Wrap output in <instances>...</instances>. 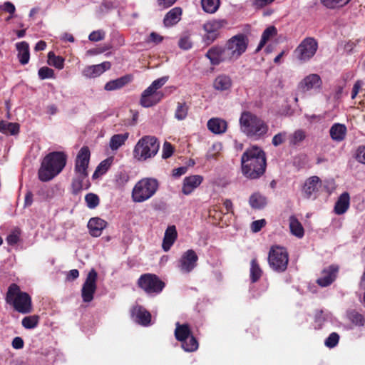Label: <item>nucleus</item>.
<instances>
[{
  "instance_id": "nucleus-54",
  "label": "nucleus",
  "mask_w": 365,
  "mask_h": 365,
  "mask_svg": "<svg viewBox=\"0 0 365 365\" xmlns=\"http://www.w3.org/2000/svg\"><path fill=\"white\" fill-rule=\"evenodd\" d=\"M173 150L174 148L173 145L168 142H165L163 147L162 158L163 159L170 158L173 155Z\"/></svg>"
},
{
  "instance_id": "nucleus-37",
  "label": "nucleus",
  "mask_w": 365,
  "mask_h": 365,
  "mask_svg": "<svg viewBox=\"0 0 365 365\" xmlns=\"http://www.w3.org/2000/svg\"><path fill=\"white\" fill-rule=\"evenodd\" d=\"M112 163V159L111 158H107L104 160H103L98 166L96 168L93 175V178L97 179L99 178L100 175H103L106 173V171L109 169Z\"/></svg>"
},
{
  "instance_id": "nucleus-29",
  "label": "nucleus",
  "mask_w": 365,
  "mask_h": 365,
  "mask_svg": "<svg viewBox=\"0 0 365 365\" xmlns=\"http://www.w3.org/2000/svg\"><path fill=\"white\" fill-rule=\"evenodd\" d=\"M232 81L229 76L222 74L218 76L213 82V86L218 91H226L230 88Z\"/></svg>"
},
{
  "instance_id": "nucleus-40",
  "label": "nucleus",
  "mask_w": 365,
  "mask_h": 365,
  "mask_svg": "<svg viewBox=\"0 0 365 365\" xmlns=\"http://www.w3.org/2000/svg\"><path fill=\"white\" fill-rule=\"evenodd\" d=\"M227 24V22L225 19H215L205 24L203 28L205 30L212 29L217 32L219 29L223 28Z\"/></svg>"
},
{
  "instance_id": "nucleus-45",
  "label": "nucleus",
  "mask_w": 365,
  "mask_h": 365,
  "mask_svg": "<svg viewBox=\"0 0 365 365\" xmlns=\"http://www.w3.org/2000/svg\"><path fill=\"white\" fill-rule=\"evenodd\" d=\"M351 0H321V3L328 9H335L347 4Z\"/></svg>"
},
{
  "instance_id": "nucleus-48",
  "label": "nucleus",
  "mask_w": 365,
  "mask_h": 365,
  "mask_svg": "<svg viewBox=\"0 0 365 365\" xmlns=\"http://www.w3.org/2000/svg\"><path fill=\"white\" fill-rule=\"evenodd\" d=\"M349 320L357 326H363L364 324V317L356 311H351L348 314Z\"/></svg>"
},
{
  "instance_id": "nucleus-7",
  "label": "nucleus",
  "mask_w": 365,
  "mask_h": 365,
  "mask_svg": "<svg viewBox=\"0 0 365 365\" xmlns=\"http://www.w3.org/2000/svg\"><path fill=\"white\" fill-rule=\"evenodd\" d=\"M248 44V37L244 34H239L229 38L225 46L230 61L234 62L239 59L247 49Z\"/></svg>"
},
{
  "instance_id": "nucleus-23",
  "label": "nucleus",
  "mask_w": 365,
  "mask_h": 365,
  "mask_svg": "<svg viewBox=\"0 0 365 365\" xmlns=\"http://www.w3.org/2000/svg\"><path fill=\"white\" fill-rule=\"evenodd\" d=\"M207 128L214 134H222L226 131L227 124L223 119L213 118L208 120Z\"/></svg>"
},
{
  "instance_id": "nucleus-9",
  "label": "nucleus",
  "mask_w": 365,
  "mask_h": 365,
  "mask_svg": "<svg viewBox=\"0 0 365 365\" xmlns=\"http://www.w3.org/2000/svg\"><path fill=\"white\" fill-rule=\"evenodd\" d=\"M138 285L147 294L160 293L165 287V283L155 274H144L138 280Z\"/></svg>"
},
{
  "instance_id": "nucleus-34",
  "label": "nucleus",
  "mask_w": 365,
  "mask_h": 365,
  "mask_svg": "<svg viewBox=\"0 0 365 365\" xmlns=\"http://www.w3.org/2000/svg\"><path fill=\"white\" fill-rule=\"evenodd\" d=\"M128 138V133H125L124 134H116L113 135L110 140V149L112 150H115L118 149L121 145H123L125 143Z\"/></svg>"
},
{
  "instance_id": "nucleus-57",
  "label": "nucleus",
  "mask_w": 365,
  "mask_h": 365,
  "mask_svg": "<svg viewBox=\"0 0 365 365\" xmlns=\"http://www.w3.org/2000/svg\"><path fill=\"white\" fill-rule=\"evenodd\" d=\"M274 0H252V6L256 9H261L271 4Z\"/></svg>"
},
{
  "instance_id": "nucleus-47",
  "label": "nucleus",
  "mask_w": 365,
  "mask_h": 365,
  "mask_svg": "<svg viewBox=\"0 0 365 365\" xmlns=\"http://www.w3.org/2000/svg\"><path fill=\"white\" fill-rule=\"evenodd\" d=\"M78 175L73 180L72 182V192L73 194L77 195L83 189V180L87 177H82V175L77 174Z\"/></svg>"
},
{
  "instance_id": "nucleus-22",
  "label": "nucleus",
  "mask_w": 365,
  "mask_h": 365,
  "mask_svg": "<svg viewBox=\"0 0 365 365\" xmlns=\"http://www.w3.org/2000/svg\"><path fill=\"white\" fill-rule=\"evenodd\" d=\"M107 222L99 218H91L88 223L90 233L93 237H98L101 235L102 230L106 227Z\"/></svg>"
},
{
  "instance_id": "nucleus-63",
  "label": "nucleus",
  "mask_w": 365,
  "mask_h": 365,
  "mask_svg": "<svg viewBox=\"0 0 365 365\" xmlns=\"http://www.w3.org/2000/svg\"><path fill=\"white\" fill-rule=\"evenodd\" d=\"M1 8L4 11L9 13L10 14H13L16 11L15 6L9 1L5 2Z\"/></svg>"
},
{
  "instance_id": "nucleus-43",
  "label": "nucleus",
  "mask_w": 365,
  "mask_h": 365,
  "mask_svg": "<svg viewBox=\"0 0 365 365\" xmlns=\"http://www.w3.org/2000/svg\"><path fill=\"white\" fill-rule=\"evenodd\" d=\"M266 202V198L259 194H254L250 198V204L253 208H262Z\"/></svg>"
},
{
  "instance_id": "nucleus-31",
  "label": "nucleus",
  "mask_w": 365,
  "mask_h": 365,
  "mask_svg": "<svg viewBox=\"0 0 365 365\" xmlns=\"http://www.w3.org/2000/svg\"><path fill=\"white\" fill-rule=\"evenodd\" d=\"M132 77L130 76H124L115 80L110 81L105 85V90L113 91L119 89L129 83Z\"/></svg>"
},
{
  "instance_id": "nucleus-42",
  "label": "nucleus",
  "mask_w": 365,
  "mask_h": 365,
  "mask_svg": "<svg viewBox=\"0 0 365 365\" xmlns=\"http://www.w3.org/2000/svg\"><path fill=\"white\" fill-rule=\"evenodd\" d=\"M64 59L61 56H56L53 52L50 51L48 54V63L58 69L63 68Z\"/></svg>"
},
{
  "instance_id": "nucleus-35",
  "label": "nucleus",
  "mask_w": 365,
  "mask_h": 365,
  "mask_svg": "<svg viewBox=\"0 0 365 365\" xmlns=\"http://www.w3.org/2000/svg\"><path fill=\"white\" fill-rule=\"evenodd\" d=\"M0 131L4 134L16 135L19 131V125L16 123L0 122Z\"/></svg>"
},
{
  "instance_id": "nucleus-53",
  "label": "nucleus",
  "mask_w": 365,
  "mask_h": 365,
  "mask_svg": "<svg viewBox=\"0 0 365 365\" xmlns=\"http://www.w3.org/2000/svg\"><path fill=\"white\" fill-rule=\"evenodd\" d=\"M38 76L41 79L54 77V71L48 67H42L38 70Z\"/></svg>"
},
{
  "instance_id": "nucleus-18",
  "label": "nucleus",
  "mask_w": 365,
  "mask_h": 365,
  "mask_svg": "<svg viewBox=\"0 0 365 365\" xmlns=\"http://www.w3.org/2000/svg\"><path fill=\"white\" fill-rule=\"evenodd\" d=\"M322 85V81L317 74H310L306 76L299 84V88L303 92L314 88H319Z\"/></svg>"
},
{
  "instance_id": "nucleus-27",
  "label": "nucleus",
  "mask_w": 365,
  "mask_h": 365,
  "mask_svg": "<svg viewBox=\"0 0 365 365\" xmlns=\"http://www.w3.org/2000/svg\"><path fill=\"white\" fill-rule=\"evenodd\" d=\"M182 15V9L179 7L172 9L165 16L163 22L165 26H171L177 24Z\"/></svg>"
},
{
  "instance_id": "nucleus-50",
  "label": "nucleus",
  "mask_w": 365,
  "mask_h": 365,
  "mask_svg": "<svg viewBox=\"0 0 365 365\" xmlns=\"http://www.w3.org/2000/svg\"><path fill=\"white\" fill-rule=\"evenodd\" d=\"M86 202L89 208H94L99 204V198L97 195L88 193L85 197Z\"/></svg>"
},
{
  "instance_id": "nucleus-3",
  "label": "nucleus",
  "mask_w": 365,
  "mask_h": 365,
  "mask_svg": "<svg viewBox=\"0 0 365 365\" xmlns=\"http://www.w3.org/2000/svg\"><path fill=\"white\" fill-rule=\"evenodd\" d=\"M241 130L250 138H259L268 131V125L260 118L249 111H245L240 118Z\"/></svg>"
},
{
  "instance_id": "nucleus-30",
  "label": "nucleus",
  "mask_w": 365,
  "mask_h": 365,
  "mask_svg": "<svg viewBox=\"0 0 365 365\" xmlns=\"http://www.w3.org/2000/svg\"><path fill=\"white\" fill-rule=\"evenodd\" d=\"M289 222L291 233L298 238H302L304 235V230L298 219L294 215H292L289 217Z\"/></svg>"
},
{
  "instance_id": "nucleus-61",
  "label": "nucleus",
  "mask_w": 365,
  "mask_h": 365,
  "mask_svg": "<svg viewBox=\"0 0 365 365\" xmlns=\"http://www.w3.org/2000/svg\"><path fill=\"white\" fill-rule=\"evenodd\" d=\"M356 159L359 162L365 164V146L359 147L356 152Z\"/></svg>"
},
{
  "instance_id": "nucleus-55",
  "label": "nucleus",
  "mask_w": 365,
  "mask_h": 365,
  "mask_svg": "<svg viewBox=\"0 0 365 365\" xmlns=\"http://www.w3.org/2000/svg\"><path fill=\"white\" fill-rule=\"evenodd\" d=\"M105 32L101 30L94 31L91 32L88 36V38L91 41H99L104 38Z\"/></svg>"
},
{
  "instance_id": "nucleus-58",
  "label": "nucleus",
  "mask_w": 365,
  "mask_h": 365,
  "mask_svg": "<svg viewBox=\"0 0 365 365\" xmlns=\"http://www.w3.org/2000/svg\"><path fill=\"white\" fill-rule=\"evenodd\" d=\"M287 133L285 132L279 133L275 135L272 138V144L274 146H279L282 144L286 138Z\"/></svg>"
},
{
  "instance_id": "nucleus-62",
  "label": "nucleus",
  "mask_w": 365,
  "mask_h": 365,
  "mask_svg": "<svg viewBox=\"0 0 365 365\" xmlns=\"http://www.w3.org/2000/svg\"><path fill=\"white\" fill-rule=\"evenodd\" d=\"M163 40V37L160 36V34L152 32L149 36V42H153L156 44L160 43Z\"/></svg>"
},
{
  "instance_id": "nucleus-17",
  "label": "nucleus",
  "mask_w": 365,
  "mask_h": 365,
  "mask_svg": "<svg viewBox=\"0 0 365 365\" xmlns=\"http://www.w3.org/2000/svg\"><path fill=\"white\" fill-rule=\"evenodd\" d=\"M131 317L138 324L148 326L151 322L150 313L142 306H135L131 310Z\"/></svg>"
},
{
  "instance_id": "nucleus-33",
  "label": "nucleus",
  "mask_w": 365,
  "mask_h": 365,
  "mask_svg": "<svg viewBox=\"0 0 365 365\" xmlns=\"http://www.w3.org/2000/svg\"><path fill=\"white\" fill-rule=\"evenodd\" d=\"M191 334V331L187 324H176V328L175 330V336L177 340L180 341H185Z\"/></svg>"
},
{
  "instance_id": "nucleus-21",
  "label": "nucleus",
  "mask_w": 365,
  "mask_h": 365,
  "mask_svg": "<svg viewBox=\"0 0 365 365\" xmlns=\"http://www.w3.org/2000/svg\"><path fill=\"white\" fill-rule=\"evenodd\" d=\"M203 178L199 175L186 177L183 180L182 192L185 195L190 194L202 182Z\"/></svg>"
},
{
  "instance_id": "nucleus-19",
  "label": "nucleus",
  "mask_w": 365,
  "mask_h": 365,
  "mask_svg": "<svg viewBox=\"0 0 365 365\" xmlns=\"http://www.w3.org/2000/svg\"><path fill=\"white\" fill-rule=\"evenodd\" d=\"M110 67V63L108 61H105L101 64L88 66L86 67L83 71V74L88 78H96L99 76L106 71L109 70Z\"/></svg>"
},
{
  "instance_id": "nucleus-59",
  "label": "nucleus",
  "mask_w": 365,
  "mask_h": 365,
  "mask_svg": "<svg viewBox=\"0 0 365 365\" xmlns=\"http://www.w3.org/2000/svg\"><path fill=\"white\" fill-rule=\"evenodd\" d=\"M266 224L265 220H259L252 222L251 229L254 232H259Z\"/></svg>"
},
{
  "instance_id": "nucleus-26",
  "label": "nucleus",
  "mask_w": 365,
  "mask_h": 365,
  "mask_svg": "<svg viewBox=\"0 0 365 365\" xmlns=\"http://www.w3.org/2000/svg\"><path fill=\"white\" fill-rule=\"evenodd\" d=\"M16 46L18 51L19 62L23 65L28 63L30 58L29 43L26 41H21L17 43Z\"/></svg>"
},
{
  "instance_id": "nucleus-4",
  "label": "nucleus",
  "mask_w": 365,
  "mask_h": 365,
  "mask_svg": "<svg viewBox=\"0 0 365 365\" xmlns=\"http://www.w3.org/2000/svg\"><path fill=\"white\" fill-rule=\"evenodd\" d=\"M6 302L19 313L28 314L32 312L31 297L28 293L21 292L16 284L13 283L9 287Z\"/></svg>"
},
{
  "instance_id": "nucleus-52",
  "label": "nucleus",
  "mask_w": 365,
  "mask_h": 365,
  "mask_svg": "<svg viewBox=\"0 0 365 365\" xmlns=\"http://www.w3.org/2000/svg\"><path fill=\"white\" fill-rule=\"evenodd\" d=\"M339 340V334L336 332H333L325 340V345L329 348H333L337 345Z\"/></svg>"
},
{
  "instance_id": "nucleus-8",
  "label": "nucleus",
  "mask_w": 365,
  "mask_h": 365,
  "mask_svg": "<svg viewBox=\"0 0 365 365\" xmlns=\"http://www.w3.org/2000/svg\"><path fill=\"white\" fill-rule=\"evenodd\" d=\"M289 256L287 250L282 247L272 246L268 255L269 266L276 272H284L288 264Z\"/></svg>"
},
{
  "instance_id": "nucleus-41",
  "label": "nucleus",
  "mask_w": 365,
  "mask_h": 365,
  "mask_svg": "<svg viewBox=\"0 0 365 365\" xmlns=\"http://www.w3.org/2000/svg\"><path fill=\"white\" fill-rule=\"evenodd\" d=\"M188 109H189V107L185 102H182V103L178 102V105H177L175 113V117L178 120H184L187 115Z\"/></svg>"
},
{
  "instance_id": "nucleus-28",
  "label": "nucleus",
  "mask_w": 365,
  "mask_h": 365,
  "mask_svg": "<svg viewBox=\"0 0 365 365\" xmlns=\"http://www.w3.org/2000/svg\"><path fill=\"white\" fill-rule=\"evenodd\" d=\"M349 195L348 192L342 193L334 206V211L338 215L344 214L349 207Z\"/></svg>"
},
{
  "instance_id": "nucleus-38",
  "label": "nucleus",
  "mask_w": 365,
  "mask_h": 365,
  "mask_svg": "<svg viewBox=\"0 0 365 365\" xmlns=\"http://www.w3.org/2000/svg\"><path fill=\"white\" fill-rule=\"evenodd\" d=\"M182 347L185 351L192 352L197 349L198 342L197 339L190 334L188 338L182 341Z\"/></svg>"
},
{
  "instance_id": "nucleus-15",
  "label": "nucleus",
  "mask_w": 365,
  "mask_h": 365,
  "mask_svg": "<svg viewBox=\"0 0 365 365\" xmlns=\"http://www.w3.org/2000/svg\"><path fill=\"white\" fill-rule=\"evenodd\" d=\"M339 269V267L336 264H331L324 269L322 276L317 279V284L322 287L330 285L335 281Z\"/></svg>"
},
{
  "instance_id": "nucleus-20",
  "label": "nucleus",
  "mask_w": 365,
  "mask_h": 365,
  "mask_svg": "<svg viewBox=\"0 0 365 365\" xmlns=\"http://www.w3.org/2000/svg\"><path fill=\"white\" fill-rule=\"evenodd\" d=\"M322 186V181L317 176L309 178L304 182L302 191L307 198H309L311 195L317 192Z\"/></svg>"
},
{
  "instance_id": "nucleus-6",
  "label": "nucleus",
  "mask_w": 365,
  "mask_h": 365,
  "mask_svg": "<svg viewBox=\"0 0 365 365\" xmlns=\"http://www.w3.org/2000/svg\"><path fill=\"white\" fill-rule=\"evenodd\" d=\"M158 181L152 178H145L139 180L132 191V198L135 202H142L150 199L157 192Z\"/></svg>"
},
{
  "instance_id": "nucleus-36",
  "label": "nucleus",
  "mask_w": 365,
  "mask_h": 365,
  "mask_svg": "<svg viewBox=\"0 0 365 365\" xmlns=\"http://www.w3.org/2000/svg\"><path fill=\"white\" fill-rule=\"evenodd\" d=\"M201 5L205 12L214 14L220 7V0H201Z\"/></svg>"
},
{
  "instance_id": "nucleus-49",
  "label": "nucleus",
  "mask_w": 365,
  "mask_h": 365,
  "mask_svg": "<svg viewBox=\"0 0 365 365\" xmlns=\"http://www.w3.org/2000/svg\"><path fill=\"white\" fill-rule=\"evenodd\" d=\"M205 31H206V34L203 36V41L207 46H208L217 38L219 34L212 29Z\"/></svg>"
},
{
  "instance_id": "nucleus-10",
  "label": "nucleus",
  "mask_w": 365,
  "mask_h": 365,
  "mask_svg": "<svg viewBox=\"0 0 365 365\" xmlns=\"http://www.w3.org/2000/svg\"><path fill=\"white\" fill-rule=\"evenodd\" d=\"M318 43L312 37L305 38L294 50L296 58L300 61H307L312 58L317 52Z\"/></svg>"
},
{
  "instance_id": "nucleus-32",
  "label": "nucleus",
  "mask_w": 365,
  "mask_h": 365,
  "mask_svg": "<svg viewBox=\"0 0 365 365\" xmlns=\"http://www.w3.org/2000/svg\"><path fill=\"white\" fill-rule=\"evenodd\" d=\"M277 34V30L274 26L267 27L262 33L260 42L256 49V52L259 51L266 43L272 37L275 36Z\"/></svg>"
},
{
  "instance_id": "nucleus-16",
  "label": "nucleus",
  "mask_w": 365,
  "mask_h": 365,
  "mask_svg": "<svg viewBox=\"0 0 365 365\" xmlns=\"http://www.w3.org/2000/svg\"><path fill=\"white\" fill-rule=\"evenodd\" d=\"M163 98V93L162 92L148 88L142 93L140 101L141 106L148 108L157 104Z\"/></svg>"
},
{
  "instance_id": "nucleus-24",
  "label": "nucleus",
  "mask_w": 365,
  "mask_h": 365,
  "mask_svg": "<svg viewBox=\"0 0 365 365\" xmlns=\"http://www.w3.org/2000/svg\"><path fill=\"white\" fill-rule=\"evenodd\" d=\"M177 238V231L174 225L169 226L165 232V236L163 241V249L165 252H168L171 246L175 242Z\"/></svg>"
},
{
  "instance_id": "nucleus-11",
  "label": "nucleus",
  "mask_w": 365,
  "mask_h": 365,
  "mask_svg": "<svg viewBox=\"0 0 365 365\" xmlns=\"http://www.w3.org/2000/svg\"><path fill=\"white\" fill-rule=\"evenodd\" d=\"M97 278L98 274L96 271L94 269H91L86 277L81 289V297L84 302H91L93 299V295L97 288Z\"/></svg>"
},
{
  "instance_id": "nucleus-2",
  "label": "nucleus",
  "mask_w": 365,
  "mask_h": 365,
  "mask_svg": "<svg viewBox=\"0 0 365 365\" xmlns=\"http://www.w3.org/2000/svg\"><path fill=\"white\" fill-rule=\"evenodd\" d=\"M67 155L63 152H51L42 160L38 170V177L41 182H48L58 175L65 168Z\"/></svg>"
},
{
  "instance_id": "nucleus-13",
  "label": "nucleus",
  "mask_w": 365,
  "mask_h": 365,
  "mask_svg": "<svg viewBox=\"0 0 365 365\" xmlns=\"http://www.w3.org/2000/svg\"><path fill=\"white\" fill-rule=\"evenodd\" d=\"M91 153L87 146L82 147L78 153L76 163L75 171L76 174L82 175V177H87V169L89 164Z\"/></svg>"
},
{
  "instance_id": "nucleus-51",
  "label": "nucleus",
  "mask_w": 365,
  "mask_h": 365,
  "mask_svg": "<svg viewBox=\"0 0 365 365\" xmlns=\"http://www.w3.org/2000/svg\"><path fill=\"white\" fill-rule=\"evenodd\" d=\"M306 134L304 130H297L292 134L290 139V143L293 145H297V143L304 140Z\"/></svg>"
},
{
  "instance_id": "nucleus-12",
  "label": "nucleus",
  "mask_w": 365,
  "mask_h": 365,
  "mask_svg": "<svg viewBox=\"0 0 365 365\" xmlns=\"http://www.w3.org/2000/svg\"><path fill=\"white\" fill-rule=\"evenodd\" d=\"M227 53L225 45L223 46L215 45L208 49L205 56L210 60L212 65L217 66L222 62L231 63Z\"/></svg>"
},
{
  "instance_id": "nucleus-64",
  "label": "nucleus",
  "mask_w": 365,
  "mask_h": 365,
  "mask_svg": "<svg viewBox=\"0 0 365 365\" xmlns=\"http://www.w3.org/2000/svg\"><path fill=\"white\" fill-rule=\"evenodd\" d=\"M110 5L106 2H103L96 9V12L101 16L110 9Z\"/></svg>"
},
{
  "instance_id": "nucleus-25",
  "label": "nucleus",
  "mask_w": 365,
  "mask_h": 365,
  "mask_svg": "<svg viewBox=\"0 0 365 365\" xmlns=\"http://www.w3.org/2000/svg\"><path fill=\"white\" fill-rule=\"evenodd\" d=\"M346 131V127L344 124L334 123L329 130V134L333 140L340 142L345 138Z\"/></svg>"
},
{
  "instance_id": "nucleus-5",
  "label": "nucleus",
  "mask_w": 365,
  "mask_h": 365,
  "mask_svg": "<svg viewBox=\"0 0 365 365\" xmlns=\"http://www.w3.org/2000/svg\"><path fill=\"white\" fill-rule=\"evenodd\" d=\"M160 148L158 138L153 135H144L136 143L133 154L138 161H145L156 155Z\"/></svg>"
},
{
  "instance_id": "nucleus-1",
  "label": "nucleus",
  "mask_w": 365,
  "mask_h": 365,
  "mask_svg": "<svg viewBox=\"0 0 365 365\" xmlns=\"http://www.w3.org/2000/svg\"><path fill=\"white\" fill-rule=\"evenodd\" d=\"M267 167L265 153L257 146L247 148L241 157L242 175L250 180L260 178Z\"/></svg>"
},
{
  "instance_id": "nucleus-39",
  "label": "nucleus",
  "mask_w": 365,
  "mask_h": 365,
  "mask_svg": "<svg viewBox=\"0 0 365 365\" xmlns=\"http://www.w3.org/2000/svg\"><path fill=\"white\" fill-rule=\"evenodd\" d=\"M262 271L256 259L251 261L250 277L252 282H256L262 276Z\"/></svg>"
},
{
  "instance_id": "nucleus-46",
  "label": "nucleus",
  "mask_w": 365,
  "mask_h": 365,
  "mask_svg": "<svg viewBox=\"0 0 365 365\" xmlns=\"http://www.w3.org/2000/svg\"><path fill=\"white\" fill-rule=\"evenodd\" d=\"M178 46L183 50H188L191 48L192 42L190 38V34L188 33L183 34L179 39Z\"/></svg>"
},
{
  "instance_id": "nucleus-56",
  "label": "nucleus",
  "mask_w": 365,
  "mask_h": 365,
  "mask_svg": "<svg viewBox=\"0 0 365 365\" xmlns=\"http://www.w3.org/2000/svg\"><path fill=\"white\" fill-rule=\"evenodd\" d=\"M168 79V78L166 76L160 78L154 81L148 88H151L152 90L158 91V90L167 82Z\"/></svg>"
},
{
  "instance_id": "nucleus-14",
  "label": "nucleus",
  "mask_w": 365,
  "mask_h": 365,
  "mask_svg": "<svg viewBox=\"0 0 365 365\" xmlns=\"http://www.w3.org/2000/svg\"><path fill=\"white\" fill-rule=\"evenodd\" d=\"M198 257L193 250H188L182 255L179 261V267L183 272H191L197 265Z\"/></svg>"
},
{
  "instance_id": "nucleus-60",
  "label": "nucleus",
  "mask_w": 365,
  "mask_h": 365,
  "mask_svg": "<svg viewBox=\"0 0 365 365\" xmlns=\"http://www.w3.org/2000/svg\"><path fill=\"white\" fill-rule=\"evenodd\" d=\"M19 240V234L18 232H12L6 237L7 243L9 245H16Z\"/></svg>"
},
{
  "instance_id": "nucleus-44",
  "label": "nucleus",
  "mask_w": 365,
  "mask_h": 365,
  "mask_svg": "<svg viewBox=\"0 0 365 365\" xmlns=\"http://www.w3.org/2000/svg\"><path fill=\"white\" fill-rule=\"evenodd\" d=\"M39 321V317L38 315H31L28 317H25L21 322L22 326L25 329H34L35 328Z\"/></svg>"
}]
</instances>
